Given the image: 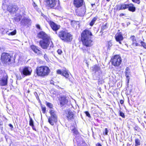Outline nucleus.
<instances>
[{
    "label": "nucleus",
    "mask_w": 146,
    "mask_h": 146,
    "mask_svg": "<svg viewBox=\"0 0 146 146\" xmlns=\"http://www.w3.org/2000/svg\"><path fill=\"white\" fill-rule=\"evenodd\" d=\"M88 53V54H90V53L88 51V50H87L86 51Z\"/></svg>",
    "instance_id": "nucleus-55"
},
{
    "label": "nucleus",
    "mask_w": 146,
    "mask_h": 146,
    "mask_svg": "<svg viewBox=\"0 0 146 146\" xmlns=\"http://www.w3.org/2000/svg\"><path fill=\"white\" fill-rule=\"evenodd\" d=\"M119 115L121 116L122 117H125V115L124 113L121 111H120L119 112Z\"/></svg>",
    "instance_id": "nucleus-36"
},
{
    "label": "nucleus",
    "mask_w": 146,
    "mask_h": 146,
    "mask_svg": "<svg viewBox=\"0 0 146 146\" xmlns=\"http://www.w3.org/2000/svg\"><path fill=\"white\" fill-rule=\"evenodd\" d=\"M36 27L37 29H40V25L38 24H37L36 25Z\"/></svg>",
    "instance_id": "nucleus-43"
},
{
    "label": "nucleus",
    "mask_w": 146,
    "mask_h": 146,
    "mask_svg": "<svg viewBox=\"0 0 146 146\" xmlns=\"http://www.w3.org/2000/svg\"><path fill=\"white\" fill-rule=\"evenodd\" d=\"M85 113L86 115L88 117H90V115L89 112L88 111H86Z\"/></svg>",
    "instance_id": "nucleus-39"
},
{
    "label": "nucleus",
    "mask_w": 146,
    "mask_h": 146,
    "mask_svg": "<svg viewBox=\"0 0 146 146\" xmlns=\"http://www.w3.org/2000/svg\"><path fill=\"white\" fill-rule=\"evenodd\" d=\"M50 117L57 118L56 112L54 110H50Z\"/></svg>",
    "instance_id": "nucleus-23"
},
{
    "label": "nucleus",
    "mask_w": 146,
    "mask_h": 146,
    "mask_svg": "<svg viewBox=\"0 0 146 146\" xmlns=\"http://www.w3.org/2000/svg\"><path fill=\"white\" fill-rule=\"evenodd\" d=\"M8 76L7 75H4L0 80V85L2 86H6L7 84Z\"/></svg>",
    "instance_id": "nucleus-12"
},
{
    "label": "nucleus",
    "mask_w": 146,
    "mask_h": 146,
    "mask_svg": "<svg viewBox=\"0 0 146 146\" xmlns=\"http://www.w3.org/2000/svg\"><path fill=\"white\" fill-rule=\"evenodd\" d=\"M63 76L65 77L66 78H68L69 77V74L68 73V71L65 69L62 70V75Z\"/></svg>",
    "instance_id": "nucleus-21"
},
{
    "label": "nucleus",
    "mask_w": 146,
    "mask_h": 146,
    "mask_svg": "<svg viewBox=\"0 0 146 146\" xmlns=\"http://www.w3.org/2000/svg\"><path fill=\"white\" fill-rule=\"evenodd\" d=\"M31 126L32 127V129H33V130H35V131L36 130V129H35V128L34 127V125H33V126Z\"/></svg>",
    "instance_id": "nucleus-48"
},
{
    "label": "nucleus",
    "mask_w": 146,
    "mask_h": 146,
    "mask_svg": "<svg viewBox=\"0 0 146 146\" xmlns=\"http://www.w3.org/2000/svg\"><path fill=\"white\" fill-rule=\"evenodd\" d=\"M50 70L48 67L41 66L37 67L36 68V72L38 76H44L48 75Z\"/></svg>",
    "instance_id": "nucleus-4"
},
{
    "label": "nucleus",
    "mask_w": 146,
    "mask_h": 146,
    "mask_svg": "<svg viewBox=\"0 0 146 146\" xmlns=\"http://www.w3.org/2000/svg\"><path fill=\"white\" fill-rule=\"evenodd\" d=\"M9 126L10 127H13V126L11 124H10Z\"/></svg>",
    "instance_id": "nucleus-53"
},
{
    "label": "nucleus",
    "mask_w": 146,
    "mask_h": 146,
    "mask_svg": "<svg viewBox=\"0 0 146 146\" xmlns=\"http://www.w3.org/2000/svg\"><path fill=\"white\" fill-rule=\"evenodd\" d=\"M29 125L30 126H33L34 125L33 121L32 118L30 117Z\"/></svg>",
    "instance_id": "nucleus-31"
},
{
    "label": "nucleus",
    "mask_w": 146,
    "mask_h": 146,
    "mask_svg": "<svg viewBox=\"0 0 146 146\" xmlns=\"http://www.w3.org/2000/svg\"><path fill=\"white\" fill-rule=\"evenodd\" d=\"M82 50L84 52H86V49H84V48H82Z\"/></svg>",
    "instance_id": "nucleus-47"
},
{
    "label": "nucleus",
    "mask_w": 146,
    "mask_h": 146,
    "mask_svg": "<svg viewBox=\"0 0 146 146\" xmlns=\"http://www.w3.org/2000/svg\"><path fill=\"white\" fill-rule=\"evenodd\" d=\"M130 74L129 71H125V75L127 78L129 77V75Z\"/></svg>",
    "instance_id": "nucleus-33"
},
{
    "label": "nucleus",
    "mask_w": 146,
    "mask_h": 146,
    "mask_svg": "<svg viewBox=\"0 0 146 146\" xmlns=\"http://www.w3.org/2000/svg\"><path fill=\"white\" fill-rule=\"evenodd\" d=\"M97 18L96 17H94L92 20L91 21V22L90 23V26H92L95 23V22L97 20Z\"/></svg>",
    "instance_id": "nucleus-27"
},
{
    "label": "nucleus",
    "mask_w": 146,
    "mask_h": 146,
    "mask_svg": "<svg viewBox=\"0 0 146 146\" xmlns=\"http://www.w3.org/2000/svg\"><path fill=\"white\" fill-rule=\"evenodd\" d=\"M123 15V14H121V15Z\"/></svg>",
    "instance_id": "nucleus-62"
},
{
    "label": "nucleus",
    "mask_w": 146,
    "mask_h": 146,
    "mask_svg": "<svg viewBox=\"0 0 146 146\" xmlns=\"http://www.w3.org/2000/svg\"><path fill=\"white\" fill-rule=\"evenodd\" d=\"M77 143H78V141H77Z\"/></svg>",
    "instance_id": "nucleus-63"
},
{
    "label": "nucleus",
    "mask_w": 146,
    "mask_h": 146,
    "mask_svg": "<svg viewBox=\"0 0 146 146\" xmlns=\"http://www.w3.org/2000/svg\"><path fill=\"white\" fill-rule=\"evenodd\" d=\"M74 114L71 111H68L66 112V116L68 119H71L73 118Z\"/></svg>",
    "instance_id": "nucleus-20"
},
{
    "label": "nucleus",
    "mask_w": 146,
    "mask_h": 146,
    "mask_svg": "<svg viewBox=\"0 0 146 146\" xmlns=\"http://www.w3.org/2000/svg\"><path fill=\"white\" fill-rule=\"evenodd\" d=\"M57 52L59 54H61V53H62V51L60 49H58Z\"/></svg>",
    "instance_id": "nucleus-41"
},
{
    "label": "nucleus",
    "mask_w": 146,
    "mask_h": 146,
    "mask_svg": "<svg viewBox=\"0 0 146 146\" xmlns=\"http://www.w3.org/2000/svg\"><path fill=\"white\" fill-rule=\"evenodd\" d=\"M50 38L46 40H40L39 42L40 45L44 49H47L50 43Z\"/></svg>",
    "instance_id": "nucleus-9"
},
{
    "label": "nucleus",
    "mask_w": 146,
    "mask_h": 146,
    "mask_svg": "<svg viewBox=\"0 0 146 146\" xmlns=\"http://www.w3.org/2000/svg\"><path fill=\"white\" fill-rule=\"evenodd\" d=\"M41 109L42 111V113H45L46 110V108L45 107L42 106Z\"/></svg>",
    "instance_id": "nucleus-34"
},
{
    "label": "nucleus",
    "mask_w": 146,
    "mask_h": 146,
    "mask_svg": "<svg viewBox=\"0 0 146 146\" xmlns=\"http://www.w3.org/2000/svg\"><path fill=\"white\" fill-rule=\"evenodd\" d=\"M66 96H61L59 99L60 101V105L61 106H63L66 104L68 102V100L66 98Z\"/></svg>",
    "instance_id": "nucleus-14"
},
{
    "label": "nucleus",
    "mask_w": 146,
    "mask_h": 146,
    "mask_svg": "<svg viewBox=\"0 0 146 146\" xmlns=\"http://www.w3.org/2000/svg\"><path fill=\"white\" fill-rule=\"evenodd\" d=\"M31 47L33 51L38 55H42L41 51L39 50L38 47L34 45H32Z\"/></svg>",
    "instance_id": "nucleus-15"
},
{
    "label": "nucleus",
    "mask_w": 146,
    "mask_h": 146,
    "mask_svg": "<svg viewBox=\"0 0 146 146\" xmlns=\"http://www.w3.org/2000/svg\"><path fill=\"white\" fill-rule=\"evenodd\" d=\"M9 0H5L3 4L2 7L4 10L7 9L10 13H14L18 10V7L16 6H13L9 3Z\"/></svg>",
    "instance_id": "nucleus-3"
},
{
    "label": "nucleus",
    "mask_w": 146,
    "mask_h": 146,
    "mask_svg": "<svg viewBox=\"0 0 146 146\" xmlns=\"http://www.w3.org/2000/svg\"><path fill=\"white\" fill-rule=\"evenodd\" d=\"M128 4H122L118 7V9L119 10L125 9L128 8Z\"/></svg>",
    "instance_id": "nucleus-24"
},
{
    "label": "nucleus",
    "mask_w": 146,
    "mask_h": 146,
    "mask_svg": "<svg viewBox=\"0 0 146 146\" xmlns=\"http://www.w3.org/2000/svg\"><path fill=\"white\" fill-rule=\"evenodd\" d=\"M46 106L50 109L52 108L53 107V104L51 103L48 102H46Z\"/></svg>",
    "instance_id": "nucleus-29"
},
{
    "label": "nucleus",
    "mask_w": 146,
    "mask_h": 146,
    "mask_svg": "<svg viewBox=\"0 0 146 146\" xmlns=\"http://www.w3.org/2000/svg\"><path fill=\"white\" fill-rule=\"evenodd\" d=\"M57 121V118L49 117L48 118V122L51 125H53Z\"/></svg>",
    "instance_id": "nucleus-19"
},
{
    "label": "nucleus",
    "mask_w": 146,
    "mask_h": 146,
    "mask_svg": "<svg viewBox=\"0 0 146 146\" xmlns=\"http://www.w3.org/2000/svg\"><path fill=\"white\" fill-rule=\"evenodd\" d=\"M112 64L115 66H119L122 62L121 58L119 55H115L111 58Z\"/></svg>",
    "instance_id": "nucleus-7"
},
{
    "label": "nucleus",
    "mask_w": 146,
    "mask_h": 146,
    "mask_svg": "<svg viewBox=\"0 0 146 146\" xmlns=\"http://www.w3.org/2000/svg\"><path fill=\"white\" fill-rule=\"evenodd\" d=\"M16 30H15L14 31L12 32H9L8 31H7L6 33L8 34L9 35H13L16 34Z\"/></svg>",
    "instance_id": "nucleus-26"
},
{
    "label": "nucleus",
    "mask_w": 146,
    "mask_h": 146,
    "mask_svg": "<svg viewBox=\"0 0 146 146\" xmlns=\"http://www.w3.org/2000/svg\"><path fill=\"white\" fill-rule=\"evenodd\" d=\"M123 15V14H121V15Z\"/></svg>",
    "instance_id": "nucleus-60"
},
{
    "label": "nucleus",
    "mask_w": 146,
    "mask_h": 146,
    "mask_svg": "<svg viewBox=\"0 0 146 146\" xmlns=\"http://www.w3.org/2000/svg\"><path fill=\"white\" fill-rule=\"evenodd\" d=\"M96 146H102V145L100 144L99 143H98L96 145Z\"/></svg>",
    "instance_id": "nucleus-50"
},
{
    "label": "nucleus",
    "mask_w": 146,
    "mask_h": 146,
    "mask_svg": "<svg viewBox=\"0 0 146 146\" xmlns=\"http://www.w3.org/2000/svg\"><path fill=\"white\" fill-rule=\"evenodd\" d=\"M91 5H92V7H93V5H95V4H91Z\"/></svg>",
    "instance_id": "nucleus-56"
},
{
    "label": "nucleus",
    "mask_w": 146,
    "mask_h": 146,
    "mask_svg": "<svg viewBox=\"0 0 146 146\" xmlns=\"http://www.w3.org/2000/svg\"><path fill=\"white\" fill-rule=\"evenodd\" d=\"M53 43H52H52H51V44L50 46V47H53Z\"/></svg>",
    "instance_id": "nucleus-52"
},
{
    "label": "nucleus",
    "mask_w": 146,
    "mask_h": 146,
    "mask_svg": "<svg viewBox=\"0 0 146 146\" xmlns=\"http://www.w3.org/2000/svg\"><path fill=\"white\" fill-rule=\"evenodd\" d=\"M86 12V9L84 7L82 8L79 11L78 10H76V15H77L80 16H83L85 15Z\"/></svg>",
    "instance_id": "nucleus-17"
},
{
    "label": "nucleus",
    "mask_w": 146,
    "mask_h": 146,
    "mask_svg": "<svg viewBox=\"0 0 146 146\" xmlns=\"http://www.w3.org/2000/svg\"><path fill=\"white\" fill-rule=\"evenodd\" d=\"M11 56L9 54L5 53H2L1 57V60L3 63L9 64L11 63Z\"/></svg>",
    "instance_id": "nucleus-6"
},
{
    "label": "nucleus",
    "mask_w": 146,
    "mask_h": 146,
    "mask_svg": "<svg viewBox=\"0 0 146 146\" xmlns=\"http://www.w3.org/2000/svg\"><path fill=\"white\" fill-rule=\"evenodd\" d=\"M86 64L87 65V66H88V63L87 62H86Z\"/></svg>",
    "instance_id": "nucleus-58"
},
{
    "label": "nucleus",
    "mask_w": 146,
    "mask_h": 146,
    "mask_svg": "<svg viewBox=\"0 0 146 146\" xmlns=\"http://www.w3.org/2000/svg\"><path fill=\"white\" fill-rule=\"evenodd\" d=\"M108 133V130L107 129V128H106L105 129L104 133L105 134V135H107Z\"/></svg>",
    "instance_id": "nucleus-42"
},
{
    "label": "nucleus",
    "mask_w": 146,
    "mask_h": 146,
    "mask_svg": "<svg viewBox=\"0 0 146 146\" xmlns=\"http://www.w3.org/2000/svg\"><path fill=\"white\" fill-rule=\"evenodd\" d=\"M31 23V20L26 17H24L23 19L21 21V25L24 26H27L28 27H29Z\"/></svg>",
    "instance_id": "nucleus-13"
},
{
    "label": "nucleus",
    "mask_w": 146,
    "mask_h": 146,
    "mask_svg": "<svg viewBox=\"0 0 146 146\" xmlns=\"http://www.w3.org/2000/svg\"><path fill=\"white\" fill-rule=\"evenodd\" d=\"M120 104H123V103L124 101H123V100H121L120 101Z\"/></svg>",
    "instance_id": "nucleus-46"
},
{
    "label": "nucleus",
    "mask_w": 146,
    "mask_h": 146,
    "mask_svg": "<svg viewBox=\"0 0 146 146\" xmlns=\"http://www.w3.org/2000/svg\"><path fill=\"white\" fill-rule=\"evenodd\" d=\"M20 72L22 75L27 76L31 75L32 72L31 68L29 67H25L23 69L20 70Z\"/></svg>",
    "instance_id": "nucleus-8"
},
{
    "label": "nucleus",
    "mask_w": 146,
    "mask_h": 146,
    "mask_svg": "<svg viewBox=\"0 0 146 146\" xmlns=\"http://www.w3.org/2000/svg\"><path fill=\"white\" fill-rule=\"evenodd\" d=\"M38 36L39 38L42 39V40L50 38V37L48 35L42 31H40L38 33Z\"/></svg>",
    "instance_id": "nucleus-11"
},
{
    "label": "nucleus",
    "mask_w": 146,
    "mask_h": 146,
    "mask_svg": "<svg viewBox=\"0 0 146 146\" xmlns=\"http://www.w3.org/2000/svg\"><path fill=\"white\" fill-rule=\"evenodd\" d=\"M34 94L35 96H36V97L37 99L38 98V96H37V94L36 92H35L34 93Z\"/></svg>",
    "instance_id": "nucleus-44"
},
{
    "label": "nucleus",
    "mask_w": 146,
    "mask_h": 146,
    "mask_svg": "<svg viewBox=\"0 0 146 146\" xmlns=\"http://www.w3.org/2000/svg\"><path fill=\"white\" fill-rule=\"evenodd\" d=\"M83 0H74V4L77 7H80L82 5Z\"/></svg>",
    "instance_id": "nucleus-18"
},
{
    "label": "nucleus",
    "mask_w": 146,
    "mask_h": 146,
    "mask_svg": "<svg viewBox=\"0 0 146 146\" xmlns=\"http://www.w3.org/2000/svg\"><path fill=\"white\" fill-rule=\"evenodd\" d=\"M140 141L138 139L135 140V146H137L140 145Z\"/></svg>",
    "instance_id": "nucleus-30"
},
{
    "label": "nucleus",
    "mask_w": 146,
    "mask_h": 146,
    "mask_svg": "<svg viewBox=\"0 0 146 146\" xmlns=\"http://www.w3.org/2000/svg\"><path fill=\"white\" fill-rule=\"evenodd\" d=\"M49 23L51 28L55 31V33L57 35L58 33H57V31L60 29V26L51 21L49 22Z\"/></svg>",
    "instance_id": "nucleus-10"
},
{
    "label": "nucleus",
    "mask_w": 146,
    "mask_h": 146,
    "mask_svg": "<svg viewBox=\"0 0 146 146\" xmlns=\"http://www.w3.org/2000/svg\"><path fill=\"white\" fill-rule=\"evenodd\" d=\"M72 131H73V133L77 135L78 134V132L77 129L75 128L72 129Z\"/></svg>",
    "instance_id": "nucleus-32"
},
{
    "label": "nucleus",
    "mask_w": 146,
    "mask_h": 146,
    "mask_svg": "<svg viewBox=\"0 0 146 146\" xmlns=\"http://www.w3.org/2000/svg\"><path fill=\"white\" fill-rule=\"evenodd\" d=\"M106 27V25H105V26H104L103 27V28H105Z\"/></svg>",
    "instance_id": "nucleus-54"
},
{
    "label": "nucleus",
    "mask_w": 146,
    "mask_h": 146,
    "mask_svg": "<svg viewBox=\"0 0 146 146\" xmlns=\"http://www.w3.org/2000/svg\"><path fill=\"white\" fill-rule=\"evenodd\" d=\"M129 71V68L128 67H127L125 69V71Z\"/></svg>",
    "instance_id": "nucleus-51"
},
{
    "label": "nucleus",
    "mask_w": 146,
    "mask_h": 146,
    "mask_svg": "<svg viewBox=\"0 0 146 146\" xmlns=\"http://www.w3.org/2000/svg\"><path fill=\"white\" fill-rule=\"evenodd\" d=\"M100 69V68L97 65H95L92 67V70H93V72H96L98 71Z\"/></svg>",
    "instance_id": "nucleus-25"
},
{
    "label": "nucleus",
    "mask_w": 146,
    "mask_h": 146,
    "mask_svg": "<svg viewBox=\"0 0 146 146\" xmlns=\"http://www.w3.org/2000/svg\"><path fill=\"white\" fill-rule=\"evenodd\" d=\"M47 6L51 8L60 9L59 2L56 0H45Z\"/></svg>",
    "instance_id": "nucleus-5"
},
{
    "label": "nucleus",
    "mask_w": 146,
    "mask_h": 146,
    "mask_svg": "<svg viewBox=\"0 0 146 146\" xmlns=\"http://www.w3.org/2000/svg\"><path fill=\"white\" fill-rule=\"evenodd\" d=\"M16 16L17 17L15 18V20L17 22L20 21L21 20L22 17L21 15H18L17 14Z\"/></svg>",
    "instance_id": "nucleus-28"
},
{
    "label": "nucleus",
    "mask_w": 146,
    "mask_h": 146,
    "mask_svg": "<svg viewBox=\"0 0 146 146\" xmlns=\"http://www.w3.org/2000/svg\"><path fill=\"white\" fill-rule=\"evenodd\" d=\"M123 15V14H121V15Z\"/></svg>",
    "instance_id": "nucleus-61"
},
{
    "label": "nucleus",
    "mask_w": 146,
    "mask_h": 146,
    "mask_svg": "<svg viewBox=\"0 0 146 146\" xmlns=\"http://www.w3.org/2000/svg\"><path fill=\"white\" fill-rule=\"evenodd\" d=\"M44 57L45 59L48 58V57L46 54H45L44 55Z\"/></svg>",
    "instance_id": "nucleus-45"
},
{
    "label": "nucleus",
    "mask_w": 146,
    "mask_h": 146,
    "mask_svg": "<svg viewBox=\"0 0 146 146\" xmlns=\"http://www.w3.org/2000/svg\"><path fill=\"white\" fill-rule=\"evenodd\" d=\"M1 49L2 48L0 47V52H1Z\"/></svg>",
    "instance_id": "nucleus-57"
},
{
    "label": "nucleus",
    "mask_w": 146,
    "mask_h": 146,
    "mask_svg": "<svg viewBox=\"0 0 146 146\" xmlns=\"http://www.w3.org/2000/svg\"><path fill=\"white\" fill-rule=\"evenodd\" d=\"M115 38L117 41L120 44H121V41L123 39V37L121 33L117 34L115 36Z\"/></svg>",
    "instance_id": "nucleus-16"
},
{
    "label": "nucleus",
    "mask_w": 146,
    "mask_h": 146,
    "mask_svg": "<svg viewBox=\"0 0 146 146\" xmlns=\"http://www.w3.org/2000/svg\"><path fill=\"white\" fill-rule=\"evenodd\" d=\"M57 35L64 42H69L72 40V35L67 31L60 30L57 34Z\"/></svg>",
    "instance_id": "nucleus-2"
},
{
    "label": "nucleus",
    "mask_w": 146,
    "mask_h": 146,
    "mask_svg": "<svg viewBox=\"0 0 146 146\" xmlns=\"http://www.w3.org/2000/svg\"><path fill=\"white\" fill-rule=\"evenodd\" d=\"M132 1L133 2L136 3L138 4H139L140 3V0H132Z\"/></svg>",
    "instance_id": "nucleus-37"
},
{
    "label": "nucleus",
    "mask_w": 146,
    "mask_h": 146,
    "mask_svg": "<svg viewBox=\"0 0 146 146\" xmlns=\"http://www.w3.org/2000/svg\"><path fill=\"white\" fill-rule=\"evenodd\" d=\"M141 45L144 48L146 49V44L143 42L141 41Z\"/></svg>",
    "instance_id": "nucleus-35"
},
{
    "label": "nucleus",
    "mask_w": 146,
    "mask_h": 146,
    "mask_svg": "<svg viewBox=\"0 0 146 146\" xmlns=\"http://www.w3.org/2000/svg\"><path fill=\"white\" fill-rule=\"evenodd\" d=\"M134 44H135V46H136L140 45L138 43H135H135Z\"/></svg>",
    "instance_id": "nucleus-49"
},
{
    "label": "nucleus",
    "mask_w": 146,
    "mask_h": 146,
    "mask_svg": "<svg viewBox=\"0 0 146 146\" xmlns=\"http://www.w3.org/2000/svg\"><path fill=\"white\" fill-rule=\"evenodd\" d=\"M92 36V34L89 30L86 29L82 32L81 39L84 45L90 47L93 45V41L91 40Z\"/></svg>",
    "instance_id": "nucleus-1"
},
{
    "label": "nucleus",
    "mask_w": 146,
    "mask_h": 146,
    "mask_svg": "<svg viewBox=\"0 0 146 146\" xmlns=\"http://www.w3.org/2000/svg\"><path fill=\"white\" fill-rule=\"evenodd\" d=\"M131 38H132L133 44L135 43V42L136 41L135 37L134 36H132Z\"/></svg>",
    "instance_id": "nucleus-40"
},
{
    "label": "nucleus",
    "mask_w": 146,
    "mask_h": 146,
    "mask_svg": "<svg viewBox=\"0 0 146 146\" xmlns=\"http://www.w3.org/2000/svg\"><path fill=\"white\" fill-rule=\"evenodd\" d=\"M57 73L58 74L62 75V71H61L60 70H58L57 71Z\"/></svg>",
    "instance_id": "nucleus-38"
},
{
    "label": "nucleus",
    "mask_w": 146,
    "mask_h": 146,
    "mask_svg": "<svg viewBox=\"0 0 146 146\" xmlns=\"http://www.w3.org/2000/svg\"><path fill=\"white\" fill-rule=\"evenodd\" d=\"M107 1H108V2H109L110 1V0H106Z\"/></svg>",
    "instance_id": "nucleus-59"
},
{
    "label": "nucleus",
    "mask_w": 146,
    "mask_h": 146,
    "mask_svg": "<svg viewBox=\"0 0 146 146\" xmlns=\"http://www.w3.org/2000/svg\"><path fill=\"white\" fill-rule=\"evenodd\" d=\"M128 8L129 11H132L134 12L135 10V8L134 7V5L132 4H130L128 5Z\"/></svg>",
    "instance_id": "nucleus-22"
}]
</instances>
